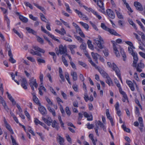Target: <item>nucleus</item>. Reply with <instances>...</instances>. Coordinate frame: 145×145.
I'll return each mask as SVG.
<instances>
[{
	"instance_id": "1",
	"label": "nucleus",
	"mask_w": 145,
	"mask_h": 145,
	"mask_svg": "<svg viewBox=\"0 0 145 145\" xmlns=\"http://www.w3.org/2000/svg\"><path fill=\"white\" fill-rule=\"evenodd\" d=\"M95 127L94 128L95 132L98 136H99V134L98 132V130H101L102 128L105 131H106V128L104 125L100 121H95Z\"/></svg>"
},
{
	"instance_id": "2",
	"label": "nucleus",
	"mask_w": 145,
	"mask_h": 145,
	"mask_svg": "<svg viewBox=\"0 0 145 145\" xmlns=\"http://www.w3.org/2000/svg\"><path fill=\"white\" fill-rule=\"evenodd\" d=\"M94 42L100 49L103 48V47L102 44L104 43V40L100 36H98V38L94 40Z\"/></svg>"
},
{
	"instance_id": "3",
	"label": "nucleus",
	"mask_w": 145,
	"mask_h": 145,
	"mask_svg": "<svg viewBox=\"0 0 145 145\" xmlns=\"http://www.w3.org/2000/svg\"><path fill=\"white\" fill-rule=\"evenodd\" d=\"M59 51L58 52H56V54L57 55H59V53L61 54H65L67 53V48L66 46H63L62 45H61L59 46Z\"/></svg>"
},
{
	"instance_id": "4",
	"label": "nucleus",
	"mask_w": 145,
	"mask_h": 145,
	"mask_svg": "<svg viewBox=\"0 0 145 145\" xmlns=\"http://www.w3.org/2000/svg\"><path fill=\"white\" fill-rule=\"evenodd\" d=\"M29 81L30 82L29 83V85L32 90L34 91V86L36 88H37L38 86L36 80V79H34V77H32L30 79Z\"/></svg>"
},
{
	"instance_id": "5",
	"label": "nucleus",
	"mask_w": 145,
	"mask_h": 145,
	"mask_svg": "<svg viewBox=\"0 0 145 145\" xmlns=\"http://www.w3.org/2000/svg\"><path fill=\"white\" fill-rule=\"evenodd\" d=\"M112 69L113 70L115 71L116 75L119 77V78L121 81V82H122V81L121 77L120 74V71L119 69L117 67L116 65L114 63H112Z\"/></svg>"
},
{
	"instance_id": "6",
	"label": "nucleus",
	"mask_w": 145,
	"mask_h": 145,
	"mask_svg": "<svg viewBox=\"0 0 145 145\" xmlns=\"http://www.w3.org/2000/svg\"><path fill=\"white\" fill-rule=\"evenodd\" d=\"M33 48L35 50H37L38 51H36V52L35 54V55L37 56L41 57V54L39 52H41L42 53H44L45 51L43 49H41L37 46H34L33 47Z\"/></svg>"
},
{
	"instance_id": "7",
	"label": "nucleus",
	"mask_w": 145,
	"mask_h": 145,
	"mask_svg": "<svg viewBox=\"0 0 145 145\" xmlns=\"http://www.w3.org/2000/svg\"><path fill=\"white\" fill-rule=\"evenodd\" d=\"M33 48L35 50H37L38 51H36V52L35 54V55L37 56L41 57V54L39 52H41L42 53H44L45 51L43 49H41L37 46H34L33 47Z\"/></svg>"
},
{
	"instance_id": "8",
	"label": "nucleus",
	"mask_w": 145,
	"mask_h": 145,
	"mask_svg": "<svg viewBox=\"0 0 145 145\" xmlns=\"http://www.w3.org/2000/svg\"><path fill=\"white\" fill-rule=\"evenodd\" d=\"M72 24L75 27V28L76 30V31L80 35V36L83 37H85V36L82 32L80 28L76 24L73 22L72 23Z\"/></svg>"
},
{
	"instance_id": "9",
	"label": "nucleus",
	"mask_w": 145,
	"mask_h": 145,
	"mask_svg": "<svg viewBox=\"0 0 145 145\" xmlns=\"http://www.w3.org/2000/svg\"><path fill=\"white\" fill-rule=\"evenodd\" d=\"M131 55L133 57L134 59L132 66L133 67H136V64L138 59L137 54L135 52H132Z\"/></svg>"
},
{
	"instance_id": "10",
	"label": "nucleus",
	"mask_w": 145,
	"mask_h": 145,
	"mask_svg": "<svg viewBox=\"0 0 145 145\" xmlns=\"http://www.w3.org/2000/svg\"><path fill=\"white\" fill-rule=\"evenodd\" d=\"M144 64L140 62L137 64V65H136V67H134L136 68L137 71L140 72L142 71V69L144 68Z\"/></svg>"
},
{
	"instance_id": "11",
	"label": "nucleus",
	"mask_w": 145,
	"mask_h": 145,
	"mask_svg": "<svg viewBox=\"0 0 145 145\" xmlns=\"http://www.w3.org/2000/svg\"><path fill=\"white\" fill-rule=\"evenodd\" d=\"M39 106L38 109L42 115H46L47 114V111L46 108L43 106L41 105Z\"/></svg>"
},
{
	"instance_id": "12",
	"label": "nucleus",
	"mask_w": 145,
	"mask_h": 145,
	"mask_svg": "<svg viewBox=\"0 0 145 145\" xmlns=\"http://www.w3.org/2000/svg\"><path fill=\"white\" fill-rule=\"evenodd\" d=\"M106 13L107 15L112 19H114L115 17L114 13L112 10L110 9H108L106 10Z\"/></svg>"
},
{
	"instance_id": "13",
	"label": "nucleus",
	"mask_w": 145,
	"mask_h": 145,
	"mask_svg": "<svg viewBox=\"0 0 145 145\" xmlns=\"http://www.w3.org/2000/svg\"><path fill=\"white\" fill-rule=\"evenodd\" d=\"M134 5L137 10L141 11L143 10L142 6L140 3L137 1H135Z\"/></svg>"
},
{
	"instance_id": "14",
	"label": "nucleus",
	"mask_w": 145,
	"mask_h": 145,
	"mask_svg": "<svg viewBox=\"0 0 145 145\" xmlns=\"http://www.w3.org/2000/svg\"><path fill=\"white\" fill-rule=\"evenodd\" d=\"M42 119L44 123L48 125H51L52 120L50 118L48 117L47 119H46L44 117H42Z\"/></svg>"
},
{
	"instance_id": "15",
	"label": "nucleus",
	"mask_w": 145,
	"mask_h": 145,
	"mask_svg": "<svg viewBox=\"0 0 145 145\" xmlns=\"http://www.w3.org/2000/svg\"><path fill=\"white\" fill-rule=\"evenodd\" d=\"M112 43L113 44V48L114 50L115 51V53L117 57L120 56V55L119 52L116 46V43L114 41H111Z\"/></svg>"
},
{
	"instance_id": "16",
	"label": "nucleus",
	"mask_w": 145,
	"mask_h": 145,
	"mask_svg": "<svg viewBox=\"0 0 145 145\" xmlns=\"http://www.w3.org/2000/svg\"><path fill=\"white\" fill-rule=\"evenodd\" d=\"M91 55L92 58L97 63H98V61H97V57L100 56V55H99L97 53H94V52H92L91 53Z\"/></svg>"
},
{
	"instance_id": "17",
	"label": "nucleus",
	"mask_w": 145,
	"mask_h": 145,
	"mask_svg": "<svg viewBox=\"0 0 145 145\" xmlns=\"http://www.w3.org/2000/svg\"><path fill=\"white\" fill-rule=\"evenodd\" d=\"M0 100L1 103L2 104L4 108L6 111H8V109L7 105L6 104L3 97L1 96H0Z\"/></svg>"
},
{
	"instance_id": "18",
	"label": "nucleus",
	"mask_w": 145,
	"mask_h": 145,
	"mask_svg": "<svg viewBox=\"0 0 145 145\" xmlns=\"http://www.w3.org/2000/svg\"><path fill=\"white\" fill-rule=\"evenodd\" d=\"M34 122L36 125H37L38 124H39L45 128L46 129V125L44 123L40 121L38 119L35 118Z\"/></svg>"
},
{
	"instance_id": "19",
	"label": "nucleus",
	"mask_w": 145,
	"mask_h": 145,
	"mask_svg": "<svg viewBox=\"0 0 145 145\" xmlns=\"http://www.w3.org/2000/svg\"><path fill=\"white\" fill-rule=\"evenodd\" d=\"M32 94L33 96V99L34 102L39 105H40L41 104L39 102L38 98L36 96L35 93H33Z\"/></svg>"
},
{
	"instance_id": "20",
	"label": "nucleus",
	"mask_w": 145,
	"mask_h": 145,
	"mask_svg": "<svg viewBox=\"0 0 145 145\" xmlns=\"http://www.w3.org/2000/svg\"><path fill=\"white\" fill-rule=\"evenodd\" d=\"M126 83L130 87L132 91H134L135 88L133 84L131 81L129 80H127L126 81Z\"/></svg>"
},
{
	"instance_id": "21",
	"label": "nucleus",
	"mask_w": 145,
	"mask_h": 145,
	"mask_svg": "<svg viewBox=\"0 0 145 145\" xmlns=\"http://www.w3.org/2000/svg\"><path fill=\"white\" fill-rule=\"evenodd\" d=\"M107 31H108L112 35H114L117 36H120V35L117 33L113 29H110L109 28Z\"/></svg>"
},
{
	"instance_id": "22",
	"label": "nucleus",
	"mask_w": 145,
	"mask_h": 145,
	"mask_svg": "<svg viewBox=\"0 0 145 145\" xmlns=\"http://www.w3.org/2000/svg\"><path fill=\"white\" fill-rule=\"evenodd\" d=\"M27 83V82L26 79L24 78H23L22 81L21 85L22 87L25 89H27V88L26 86Z\"/></svg>"
},
{
	"instance_id": "23",
	"label": "nucleus",
	"mask_w": 145,
	"mask_h": 145,
	"mask_svg": "<svg viewBox=\"0 0 145 145\" xmlns=\"http://www.w3.org/2000/svg\"><path fill=\"white\" fill-rule=\"evenodd\" d=\"M71 75L72 76V79L73 81H76L77 79V76L76 72L72 71L71 72Z\"/></svg>"
},
{
	"instance_id": "24",
	"label": "nucleus",
	"mask_w": 145,
	"mask_h": 145,
	"mask_svg": "<svg viewBox=\"0 0 145 145\" xmlns=\"http://www.w3.org/2000/svg\"><path fill=\"white\" fill-rule=\"evenodd\" d=\"M57 141L60 145H64V138L60 136H59L57 138Z\"/></svg>"
},
{
	"instance_id": "25",
	"label": "nucleus",
	"mask_w": 145,
	"mask_h": 145,
	"mask_svg": "<svg viewBox=\"0 0 145 145\" xmlns=\"http://www.w3.org/2000/svg\"><path fill=\"white\" fill-rule=\"evenodd\" d=\"M106 78V83L110 86H113V83L109 76L108 77H107V78Z\"/></svg>"
},
{
	"instance_id": "26",
	"label": "nucleus",
	"mask_w": 145,
	"mask_h": 145,
	"mask_svg": "<svg viewBox=\"0 0 145 145\" xmlns=\"http://www.w3.org/2000/svg\"><path fill=\"white\" fill-rule=\"evenodd\" d=\"M52 123V127L54 128H55L57 130H58L59 127L58 126V123L56 121L54 120L52 122V123Z\"/></svg>"
},
{
	"instance_id": "27",
	"label": "nucleus",
	"mask_w": 145,
	"mask_h": 145,
	"mask_svg": "<svg viewBox=\"0 0 145 145\" xmlns=\"http://www.w3.org/2000/svg\"><path fill=\"white\" fill-rule=\"evenodd\" d=\"M98 70L103 77L106 78L107 77L109 76L103 70L101 69H98Z\"/></svg>"
},
{
	"instance_id": "28",
	"label": "nucleus",
	"mask_w": 145,
	"mask_h": 145,
	"mask_svg": "<svg viewBox=\"0 0 145 145\" xmlns=\"http://www.w3.org/2000/svg\"><path fill=\"white\" fill-rule=\"evenodd\" d=\"M97 5L100 8L104 10V7H103L104 4L103 1L101 0L100 1H97Z\"/></svg>"
},
{
	"instance_id": "29",
	"label": "nucleus",
	"mask_w": 145,
	"mask_h": 145,
	"mask_svg": "<svg viewBox=\"0 0 145 145\" xmlns=\"http://www.w3.org/2000/svg\"><path fill=\"white\" fill-rule=\"evenodd\" d=\"M61 59L64 65L66 67H67L68 66V64L67 60L65 59V55H63L61 57Z\"/></svg>"
},
{
	"instance_id": "30",
	"label": "nucleus",
	"mask_w": 145,
	"mask_h": 145,
	"mask_svg": "<svg viewBox=\"0 0 145 145\" xmlns=\"http://www.w3.org/2000/svg\"><path fill=\"white\" fill-rule=\"evenodd\" d=\"M79 23L87 31L88 30L89 28V26L88 25L85 23H84L82 22H80Z\"/></svg>"
},
{
	"instance_id": "31",
	"label": "nucleus",
	"mask_w": 145,
	"mask_h": 145,
	"mask_svg": "<svg viewBox=\"0 0 145 145\" xmlns=\"http://www.w3.org/2000/svg\"><path fill=\"white\" fill-rule=\"evenodd\" d=\"M19 18L23 22L26 23L28 22L27 19L22 15L19 16Z\"/></svg>"
},
{
	"instance_id": "32",
	"label": "nucleus",
	"mask_w": 145,
	"mask_h": 145,
	"mask_svg": "<svg viewBox=\"0 0 145 145\" xmlns=\"http://www.w3.org/2000/svg\"><path fill=\"white\" fill-rule=\"evenodd\" d=\"M25 29L29 33H31L34 35H35L36 34V32H35L33 29L30 28V27H26L25 28Z\"/></svg>"
},
{
	"instance_id": "33",
	"label": "nucleus",
	"mask_w": 145,
	"mask_h": 145,
	"mask_svg": "<svg viewBox=\"0 0 145 145\" xmlns=\"http://www.w3.org/2000/svg\"><path fill=\"white\" fill-rule=\"evenodd\" d=\"M138 121L140 124V126L141 127H144V125L143 123V120L141 117H140L138 118Z\"/></svg>"
},
{
	"instance_id": "34",
	"label": "nucleus",
	"mask_w": 145,
	"mask_h": 145,
	"mask_svg": "<svg viewBox=\"0 0 145 145\" xmlns=\"http://www.w3.org/2000/svg\"><path fill=\"white\" fill-rule=\"evenodd\" d=\"M33 4L34 6H36L40 10L42 11L43 12L45 10V9L44 7L41 6H39L38 4L35 3H33Z\"/></svg>"
},
{
	"instance_id": "35",
	"label": "nucleus",
	"mask_w": 145,
	"mask_h": 145,
	"mask_svg": "<svg viewBox=\"0 0 145 145\" xmlns=\"http://www.w3.org/2000/svg\"><path fill=\"white\" fill-rule=\"evenodd\" d=\"M65 77L66 79L67 80L69 84L70 85H71V83L70 81V78L69 76V75L67 72H65Z\"/></svg>"
},
{
	"instance_id": "36",
	"label": "nucleus",
	"mask_w": 145,
	"mask_h": 145,
	"mask_svg": "<svg viewBox=\"0 0 145 145\" xmlns=\"http://www.w3.org/2000/svg\"><path fill=\"white\" fill-rule=\"evenodd\" d=\"M87 44L88 47L91 49H93V45L92 44L91 42L89 40H88L87 42Z\"/></svg>"
},
{
	"instance_id": "37",
	"label": "nucleus",
	"mask_w": 145,
	"mask_h": 145,
	"mask_svg": "<svg viewBox=\"0 0 145 145\" xmlns=\"http://www.w3.org/2000/svg\"><path fill=\"white\" fill-rule=\"evenodd\" d=\"M82 43V44L80 46V48L82 50H85L86 47V44L85 43Z\"/></svg>"
},
{
	"instance_id": "38",
	"label": "nucleus",
	"mask_w": 145,
	"mask_h": 145,
	"mask_svg": "<svg viewBox=\"0 0 145 145\" xmlns=\"http://www.w3.org/2000/svg\"><path fill=\"white\" fill-rule=\"evenodd\" d=\"M39 15L40 16L42 20L46 23L47 22L46 21L47 20L46 18L44 16L42 13H40Z\"/></svg>"
},
{
	"instance_id": "39",
	"label": "nucleus",
	"mask_w": 145,
	"mask_h": 145,
	"mask_svg": "<svg viewBox=\"0 0 145 145\" xmlns=\"http://www.w3.org/2000/svg\"><path fill=\"white\" fill-rule=\"evenodd\" d=\"M74 11L80 17L82 18L83 16V14L81 12L79 11L77 9H75Z\"/></svg>"
},
{
	"instance_id": "40",
	"label": "nucleus",
	"mask_w": 145,
	"mask_h": 145,
	"mask_svg": "<svg viewBox=\"0 0 145 145\" xmlns=\"http://www.w3.org/2000/svg\"><path fill=\"white\" fill-rule=\"evenodd\" d=\"M65 5L66 7V11L69 13H71L72 11L71 9L70 8L69 5L66 3H65Z\"/></svg>"
},
{
	"instance_id": "41",
	"label": "nucleus",
	"mask_w": 145,
	"mask_h": 145,
	"mask_svg": "<svg viewBox=\"0 0 145 145\" xmlns=\"http://www.w3.org/2000/svg\"><path fill=\"white\" fill-rule=\"evenodd\" d=\"M65 112L68 116H70L71 114V111L68 106H67L65 108Z\"/></svg>"
},
{
	"instance_id": "42",
	"label": "nucleus",
	"mask_w": 145,
	"mask_h": 145,
	"mask_svg": "<svg viewBox=\"0 0 145 145\" xmlns=\"http://www.w3.org/2000/svg\"><path fill=\"white\" fill-rule=\"evenodd\" d=\"M5 126H6V127L7 128V129L8 130H9V131H10V132L12 134H14V132H13L10 126V125H8V124H7V125H6Z\"/></svg>"
},
{
	"instance_id": "43",
	"label": "nucleus",
	"mask_w": 145,
	"mask_h": 145,
	"mask_svg": "<svg viewBox=\"0 0 145 145\" xmlns=\"http://www.w3.org/2000/svg\"><path fill=\"white\" fill-rule=\"evenodd\" d=\"M115 11L117 14V16L118 18L120 19H123V17L122 14L118 12L117 10H115Z\"/></svg>"
},
{
	"instance_id": "44",
	"label": "nucleus",
	"mask_w": 145,
	"mask_h": 145,
	"mask_svg": "<svg viewBox=\"0 0 145 145\" xmlns=\"http://www.w3.org/2000/svg\"><path fill=\"white\" fill-rule=\"evenodd\" d=\"M13 30L14 33H16L20 38H23L22 35L20 34L15 28H14Z\"/></svg>"
},
{
	"instance_id": "45",
	"label": "nucleus",
	"mask_w": 145,
	"mask_h": 145,
	"mask_svg": "<svg viewBox=\"0 0 145 145\" xmlns=\"http://www.w3.org/2000/svg\"><path fill=\"white\" fill-rule=\"evenodd\" d=\"M122 127L123 129L124 130L127 132L129 133L130 131V129L127 128L125 125H122Z\"/></svg>"
},
{
	"instance_id": "46",
	"label": "nucleus",
	"mask_w": 145,
	"mask_h": 145,
	"mask_svg": "<svg viewBox=\"0 0 145 145\" xmlns=\"http://www.w3.org/2000/svg\"><path fill=\"white\" fill-rule=\"evenodd\" d=\"M10 138L12 140L13 145H18V144L16 143V140L14 138L13 136L12 135L10 136Z\"/></svg>"
},
{
	"instance_id": "47",
	"label": "nucleus",
	"mask_w": 145,
	"mask_h": 145,
	"mask_svg": "<svg viewBox=\"0 0 145 145\" xmlns=\"http://www.w3.org/2000/svg\"><path fill=\"white\" fill-rule=\"evenodd\" d=\"M101 27L103 29L105 30L106 31H107L108 29L109 28L107 27H106L104 23H102L101 25Z\"/></svg>"
},
{
	"instance_id": "48",
	"label": "nucleus",
	"mask_w": 145,
	"mask_h": 145,
	"mask_svg": "<svg viewBox=\"0 0 145 145\" xmlns=\"http://www.w3.org/2000/svg\"><path fill=\"white\" fill-rule=\"evenodd\" d=\"M37 60L38 62L39 63H45V61L44 59L42 58H39L38 57H37Z\"/></svg>"
},
{
	"instance_id": "49",
	"label": "nucleus",
	"mask_w": 145,
	"mask_h": 145,
	"mask_svg": "<svg viewBox=\"0 0 145 145\" xmlns=\"http://www.w3.org/2000/svg\"><path fill=\"white\" fill-rule=\"evenodd\" d=\"M78 63L79 65L83 66V67L85 68H87L86 67V65L84 62L80 61H79L78 62Z\"/></svg>"
},
{
	"instance_id": "50",
	"label": "nucleus",
	"mask_w": 145,
	"mask_h": 145,
	"mask_svg": "<svg viewBox=\"0 0 145 145\" xmlns=\"http://www.w3.org/2000/svg\"><path fill=\"white\" fill-rule=\"evenodd\" d=\"M135 101L136 103L138 105L139 107L141 109H142V106L140 105L139 101L138 100L137 98H135Z\"/></svg>"
},
{
	"instance_id": "51",
	"label": "nucleus",
	"mask_w": 145,
	"mask_h": 145,
	"mask_svg": "<svg viewBox=\"0 0 145 145\" xmlns=\"http://www.w3.org/2000/svg\"><path fill=\"white\" fill-rule=\"evenodd\" d=\"M74 36L76 39L78 40H79L80 42H83V40L79 36H76V35H74Z\"/></svg>"
},
{
	"instance_id": "52",
	"label": "nucleus",
	"mask_w": 145,
	"mask_h": 145,
	"mask_svg": "<svg viewBox=\"0 0 145 145\" xmlns=\"http://www.w3.org/2000/svg\"><path fill=\"white\" fill-rule=\"evenodd\" d=\"M9 61L11 62V63H14L16 62V60L14 59L13 58V57H9Z\"/></svg>"
},
{
	"instance_id": "53",
	"label": "nucleus",
	"mask_w": 145,
	"mask_h": 145,
	"mask_svg": "<svg viewBox=\"0 0 145 145\" xmlns=\"http://www.w3.org/2000/svg\"><path fill=\"white\" fill-rule=\"evenodd\" d=\"M126 7L127 8V9L130 11L131 12H133V11L132 10L131 8L130 7L129 5V4L127 3L125 5Z\"/></svg>"
},
{
	"instance_id": "54",
	"label": "nucleus",
	"mask_w": 145,
	"mask_h": 145,
	"mask_svg": "<svg viewBox=\"0 0 145 145\" xmlns=\"http://www.w3.org/2000/svg\"><path fill=\"white\" fill-rule=\"evenodd\" d=\"M46 23H47V24H46V28L49 31H50L51 29V28L50 27V23L49 22L47 21V22H46Z\"/></svg>"
},
{
	"instance_id": "55",
	"label": "nucleus",
	"mask_w": 145,
	"mask_h": 145,
	"mask_svg": "<svg viewBox=\"0 0 145 145\" xmlns=\"http://www.w3.org/2000/svg\"><path fill=\"white\" fill-rule=\"evenodd\" d=\"M37 40L38 42H40L41 44H43V40L40 37H37Z\"/></svg>"
},
{
	"instance_id": "56",
	"label": "nucleus",
	"mask_w": 145,
	"mask_h": 145,
	"mask_svg": "<svg viewBox=\"0 0 145 145\" xmlns=\"http://www.w3.org/2000/svg\"><path fill=\"white\" fill-rule=\"evenodd\" d=\"M87 128L89 129H92L93 127V124H90L89 123H88L87 125Z\"/></svg>"
},
{
	"instance_id": "57",
	"label": "nucleus",
	"mask_w": 145,
	"mask_h": 145,
	"mask_svg": "<svg viewBox=\"0 0 145 145\" xmlns=\"http://www.w3.org/2000/svg\"><path fill=\"white\" fill-rule=\"evenodd\" d=\"M70 63L72 67L74 69H76V66L75 65L74 63L72 61H70Z\"/></svg>"
},
{
	"instance_id": "58",
	"label": "nucleus",
	"mask_w": 145,
	"mask_h": 145,
	"mask_svg": "<svg viewBox=\"0 0 145 145\" xmlns=\"http://www.w3.org/2000/svg\"><path fill=\"white\" fill-rule=\"evenodd\" d=\"M9 99L12 102L13 105H14L16 104V103L14 99L12 98V97H10V98Z\"/></svg>"
},
{
	"instance_id": "59",
	"label": "nucleus",
	"mask_w": 145,
	"mask_h": 145,
	"mask_svg": "<svg viewBox=\"0 0 145 145\" xmlns=\"http://www.w3.org/2000/svg\"><path fill=\"white\" fill-rule=\"evenodd\" d=\"M60 105V110L62 115H63L65 114V112L64 110L63 109L62 106L61 105Z\"/></svg>"
},
{
	"instance_id": "60",
	"label": "nucleus",
	"mask_w": 145,
	"mask_h": 145,
	"mask_svg": "<svg viewBox=\"0 0 145 145\" xmlns=\"http://www.w3.org/2000/svg\"><path fill=\"white\" fill-rule=\"evenodd\" d=\"M45 99L47 102L49 104L51 105H52L53 104L52 102L51 101L50 99L48 98L47 97H45Z\"/></svg>"
},
{
	"instance_id": "61",
	"label": "nucleus",
	"mask_w": 145,
	"mask_h": 145,
	"mask_svg": "<svg viewBox=\"0 0 145 145\" xmlns=\"http://www.w3.org/2000/svg\"><path fill=\"white\" fill-rule=\"evenodd\" d=\"M26 6L29 7L31 9H33V7L31 4L29 2L25 3Z\"/></svg>"
},
{
	"instance_id": "62",
	"label": "nucleus",
	"mask_w": 145,
	"mask_h": 145,
	"mask_svg": "<svg viewBox=\"0 0 145 145\" xmlns=\"http://www.w3.org/2000/svg\"><path fill=\"white\" fill-rule=\"evenodd\" d=\"M84 95V99L86 102H87L88 100H89V97L88 95L86 93H85Z\"/></svg>"
},
{
	"instance_id": "63",
	"label": "nucleus",
	"mask_w": 145,
	"mask_h": 145,
	"mask_svg": "<svg viewBox=\"0 0 145 145\" xmlns=\"http://www.w3.org/2000/svg\"><path fill=\"white\" fill-rule=\"evenodd\" d=\"M103 52L104 53L105 56L107 57L108 55V50L105 49L103 51Z\"/></svg>"
},
{
	"instance_id": "64",
	"label": "nucleus",
	"mask_w": 145,
	"mask_h": 145,
	"mask_svg": "<svg viewBox=\"0 0 145 145\" xmlns=\"http://www.w3.org/2000/svg\"><path fill=\"white\" fill-rule=\"evenodd\" d=\"M27 59L31 61L32 62H35L34 59L31 57H27Z\"/></svg>"
}]
</instances>
